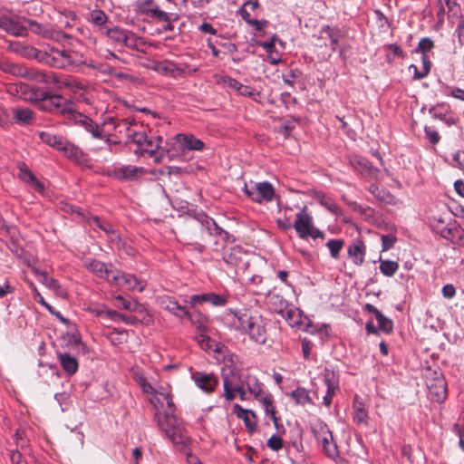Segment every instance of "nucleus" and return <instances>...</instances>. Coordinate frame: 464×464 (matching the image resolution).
<instances>
[{"mask_svg": "<svg viewBox=\"0 0 464 464\" xmlns=\"http://www.w3.org/2000/svg\"><path fill=\"white\" fill-rule=\"evenodd\" d=\"M224 397L226 401H232L237 395L241 401L250 397L254 399L262 395L264 384L258 378L250 372L236 377V370L224 369L222 373Z\"/></svg>", "mask_w": 464, "mask_h": 464, "instance_id": "f257e3e1", "label": "nucleus"}, {"mask_svg": "<svg viewBox=\"0 0 464 464\" xmlns=\"http://www.w3.org/2000/svg\"><path fill=\"white\" fill-rule=\"evenodd\" d=\"M20 89L24 95V100L35 103L42 111L53 114H61L65 119L67 112H69L72 107V104L63 96L52 94L39 87L31 88L28 85H21Z\"/></svg>", "mask_w": 464, "mask_h": 464, "instance_id": "f03ea898", "label": "nucleus"}, {"mask_svg": "<svg viewBox=\"0 0 464 464\" xmlns=\"http://www.w3.org/2000/svg\"><path fill=\"white\" fill-rule=\"evenodd\" d=\"M238 327L257 343L264 344L267 337V321L258 313H238L236 314Z\"/></svg>", "mask_w": 464, "mask_h": 464, "instance_id": "7ed1b4c3", "label": "nucleus"}, {"mask_svg": "<svg viewBox=\"0 0 464 464\" xmlns=\"http://www.w3.org/2000/svg\"><path fill=\"white\" fill-rule=\"evenodd\" d=\"M159 428L174 444H185L188 440V432L181 420L176 415L165 412L155 415Z\"/></svg>", "mask_w": 464, "mask_h": 464, "instance_id": "20e7f679", "label": "nucleus"}, {"mask_svg": "<svg viewBox=\"0 0 464 464\" xmlns=\"http://www.w3.org/2000/svg\"><path fill=\"white\" fill-rule=\"evenodd\" d=\"M313 430L325 455L331 459H336L339 457L338 447L328 426L324 422L319 421L314 425Z\"/></svg>", "mask_w": 464, "mask_h": 464, "instance_id": "39448f33", "label": "nucleus"}, {"mask_svg": "<svg viewBox=\"0 0 464 464\" xmlns=\"http://www.w3.org/2000/svg\"><path fill=\"white\" fill-rule=\"evenodd\" d=\"M293 227L302 239H307L309 237L314 239L324 237V233L314 226L313 218L305 211V208L296 213Z\"/></svg>", "mask_w": 464, "mask_h": 464, "instance_id": "423d86ee", "label": "nucleus"}, {"mask_svg": "<svg viewBox=\"0 0 464 464\" xmlns=\"http://www.w3.org/2000/svg\"><path fill=\"white\" fill-rule=\"evenodd\" d=\"M224 262L237 272H245L248 267V254L239 246H227L223 248Z\"/></svg>", "mask_w": 464, "mask_h": 464, "instance_id": "0eeeda50", "label": "nucleus"}, {"mask_svg": "<svg viewBox=\"0 0 464 464\" xmlns=\"http://www.w3.org/2000/svg\"><path fill=\"white\" fill-rule=\"evenodd\" d=\"M243 189L247 197L257 203L271 201L275 195L273 186L267 181L253 183L251 185L245 184Z\"/></svg>", "mask_w": 464, "mask_h": 464, "instance_id": "6e6552de", "label": "nucleus"}, {"mask_svg": "<svg viewBox=\"0 0 464 464\" xmlns=\"http://www.w3.org/2000/svg\"><path fill=\"white\" fill-rule=\"evenodd\" d=\"M34 59L50 67L64 69V49L60 50L51 46L46 50L37 49Z\"/></svg>", "mask_w": 464, "mask_h": 464, "instance_id": "1a4fd4ad", "label": "nucleus"}, {"mask_svg": "<svg viewBox=\"0 0 464 464\" xmlns=\"http://www.w3.org/2000/svg\"><path fill=\"white\" fill-rule=\"evenodd\" d=\"M66 120L83 128L87 132H89L93 138L98 139V137L102 136V130L101 126L94 122L88 116L82 114L78 111H75L73 108L67 112Z\"/></svg>", "mask_w": 464, "mask_h": 464, "instance_id": "9d476101", "label": "nucleus"}, {"mask_svg": "<svg viewBox=\"0 0 464 464\" xmlns=\"http://www.w3.org/2000/svg\"><path fill=\"white\" fill-rule=\"evenodd\" d=\"M66 120L83 128L87 132H89L93 138L98 139V137L102 136V130L101 126L94 122L88 116L82 114L78 111H75L73 108L67 112Z\"/></svg>", "mask_w": 464, "mask_h": 464, "instance_id": "9b49d317", "label": "nucleus"}, {"mask_svg": "<svg viewBox=\"0 0 464 464\" xmlns=\"http://www.w3.org/2000/svg\"><path fill=\"white\" fill-rule=\"evenodd\" d=\"M191 380L197 388L207 394H212L219 384L218 377L213 372L196 371L191 373Z\"/></svg>", "mask_w": 464, "mask_h": 464, "instance_id": "f8f14e48", "label": "nucleus"}, {"mask_svg": "<svg viewBox=\"0 0 464 464\" xmlns=\"http://www.w3.org/2000/svg\"><path fill=\"white\" fill-rule=\"evenodd\" d=\"M24 17L18 16H1L0 29L14 36L24 37L27 35V25Z\"/></svg>", "mask_w": 464, "mask_h": 464, "instance_id": "ddd939ff", "label": "nucleus"}, {"mask_svg": "<svg viewBox=\"0 0 464 464\" xmlns=\"http://www.w3.org/2000/svg\"><path fill=\"white\" fill-rule=\"evenodd\" d=\"M426 383L429 390V397L431 401L441 403L446 400L447 383L441 374H438L434 378H428Z\"/></svg>", "mask_w": 464, "mask_h": 464, "instance_id": "4468645a", "label": "nucleus"}, {"mask_svg": "<svg viewBox=\"0 0 464 464\" xmlns=\"http://www.w3.org/2000/svg\"><path fill=\"white\" fill-rule=\"evenodd\" d=\"M111 282L115 283L117 285L125 286L132 291L137 290L142 292L146 287L145 281L137 278L133 275L126 274L116 269L115 272H113Z\"/></svg>", "mask_w": 464, "mask_h": 464, "instance_id": "2eb2a0df", "label": "nucleus"}, {"mask_svg": "<svg viewBox=\"0 0 464 464\" xmlns=\"http://www.w3.org/2000/svg\"><path fill=\"white\" fill-rule=\"evenodd\" d=\"M324 383L327 387L326 394L323 398V403L329 408L332 405L333 398L339 390V376L331 369L325 368L324 372Z\"/></svg>", "mask_w": 464, "mask_h": 464, "instance_id": "dca6fc26", "label": "nucleus"}, {"mask_svg": "<svg viewBox=\"0 0 464 464\" xmlns=\"http://www.w3.org/2000/svg\"><path fill=\"white\" fill-rule=\"evenodd\" d=\"M283 318L288 323V324L292 327H298L299 329H303L308 331L310 326V321L307 317L304 316L302 312L294 307L285 308V310L280 311Z\"/></svg>", "mask_w": 464, "mask_h": 464, "instance_id": "f3484780", "label": "nucleus"}, {"mask_svg": "<svg viewBox=\"0 0 464 464\" xmlns=\"http://www.w3.org/2000/svg\"><path fill=\"white\" fill-rule=\"evenodd\" d=\"M255 400L259 401V403L262 405L265 411L266 415L271 418L275 428L278 430L279 427H282V425L280 424V417L276 415V410L273 395L270 392L264 391L262 392V395L257 396V398H256Z\"/></svg>", "mask_w": 464, "mask_h": 464, "instance_id": "a211bd4d", "label": "nucleus"}, {"mask_svg": "<svg viewBox=\"0 0 464 464\" xmlns=\"http://www.w3.org/2000/svg\"><path fill=\"white\" fill-rule=\"evenodd\" d=\"M349 163L354 170L362 173V175L377 178V175L380 172V170L374 168L367 159L359 155H351L349 157Z\"/></svg>", "mask_w": 464, "mask_h": 464, "instance_id": "6ab92c4d", "label": "nucleus"}, {"mask_svg": "<svg viewBox=\"0 0 464 464\" xmlns=\"http://www.w3.org/2000/svg\"><path fill=\"white\" fill-rule=\"evenodd\" d=\"M84 266L94 273L98 277L106 279L109 282H111L113 272H115L111 265L107 266L99 260L91 258L84 261Z\"/></svg>", "mask_w": 464, "mask_h": 464, "instance_id": "aec40b11", "label": "nucleus"}, {"mask_svg": "<svg viewBox=\"0 0 464 464\" xmlns=\"http://www.w3.org/2000/svg\"><path fill=\"white\" fill-rule=\"evenodd\" d=\"M366 245L361 239L353 240L347 247V256L353 264L361 266L365 259Z\"/></svg>", "mask_w": 464, "mask_h": 464, "instance_id": "412c9836", "label": "nucleus"}, {"mask_svg": "<svg viewBox=\"0 0 464 464\" xmlns=\"http://www.w3.org/2000/svg\"><path fill=\"white\" fill-rule=\"evenodd\" d=\"M175 142L181 150H202L204 142L192 134L179 133L175 136Z\"/></svg>", "mask_w": 464, "mask_h": 464, "instance_id": "4be33fe9", "label": "nucleus"}, {"mask_svg": "<svg viewBox=\"0 0 464 464\" xmlns=\"http://www.w3.org/2000/svg\"><path fill=\"white\" fill-rule=\"evenodd\" d=\"M162 142V138L160 136H153L150 138H147L146 141L139 150L141 155L148 154L150 158H154L156 161H160L162 154L158 155L160 150V144Z\"/></svg>", "mask_w": 464, "mask_h": 464, "instance_id": "5701e85b", "label": "nucleus"}, {"mask_svg": "<svg viewBox=\"0 0 464 464\" xmlns=\"http://www.w3.org/2000/svg\"><path fill=\"white\" fill-rule=\"evenodd\" d=\"M203 303H210L214 306H224L227 304V298L213 292L190 296L191 304H201Z\"/></svg>", "mask_w": 464, "mask_h": 464, "instance_id": "b1692460", "label": "nucleus"}, {"mask_svg": "<svg viewBox=\"0 0 464 464\" xmlns=\"http://www.w3.org/2000/svg\"><path fill=\"white\" fill-rule=\"evenodd\" d=\"M233 412L237 417L242 420L246 429L253 432L256 429V413L251 410H246L239 404H235L233 407Z\"/></svg>", "mask_w": 464, "mask_h": 464, "instance_id": "393cba45", "label": "nucleus"}, {"mask_svg": "<svg viewBox=\"0 0 464 464\" xmlns=\"http://www.w3.org/2000/svg\"><path fill=\"white\" fill-rule=\"evenodd\" d=\"M119 122V118L116 117H108L103 121L101 129L102 130V136L98 137V139L104 140L105 143L110 147L112 143L117 144L118 142L112 141L111 140V136L117 134V127Z\"/></svg>", "mask_w": 464, "mask_h": 464, "instance_id": "a878e982", "label": "nucleus"}, {"mask_svg": "<svg viewBox=\"0 0 464 464\" xmlns=\"http://www.w3.org/2000/svg\"><path fill=\"white\" fill-rule=\"evenodd\" d=\"M140 169L135 166H121L114 169L111 176L121 181L136 179Z\"/></svg>", "mask_w": 464, "mask_h": 464, "instance_id": "bb28decb", "label": "nucleus"}, {"mask_svg": "<svg viewBox=\"0 0 464 464\" xmlns=\"http://www.w3.org/2000/svg\"><path fill=\"white\" fill-rule=\"evenodd\" d=\"M365 309L372 314L377 322H378V325H379V328L385 334H390L392 333V329H393V323L391 319L385 317L374 305L371 304H367L365 305Z\"/></svg>", "mask_w": 464, "mask_h": 464, "instance_id": "cd10ccee", "label": "nucleus"}, {"mask_svg": "<svg viewBox=\"0 0 464 464\" xmlns=\"http://www.w3.org/2000/svg\"><path fill=\"white\" fill-rule=\"evenodd\" d=\"M369 191L375 198H377L380 202L388 204V205H395L396 198L387 189L382 187H380L377 184H372L369 187Z\"/></svg>", "mask_w": 464, "mask_h": 464, "instance_id": "c85d7f7f", "label": "nucleus"}, {"mask_svg": "<svg viewBox=\"0 0 464 464\" xmlns=\"http://www.w3.org/2000/svg\"><path fill=\"white\" fill-rule=\"evenodd\" d=\"M160 305L162 308L168 310L171 314L180 318H184L185 315L188 314L186 308L179 304L178 302L172 297L166 296L161 298Z\"/></svg>", "mask_w": 464, "mask_h": 464, "instance_id": "c756f323", "label": "nucleus"}, {"mask_svg": "<svg viewBox=\"0 0 464 464\" xmlns=\"http://www.w3.org/2000/svg\"><path fill=\"white\" fill-rule=\"evenodd\" d=\"M0 70L5 73L24 78L26 72V66L21 63H11L7 60H0Z\"/></svg>", "mask_w": 464, "mask_h": 464, "instance_id": "7c9ffc66", "label": "nucleus"}, {"mask_svg": "<svg viewBox=\"0 0 464 464\" xmlns=\"http://www.w3.org/2000/svg\"><path fill=\"white\" fill-rule=\"evenodd\" d=\"M85 64L82 54L78 52L64 50V69H75Z\"/></svg>", "mask_w": 464, "mask_h": 464, "instance_id": "2f4dec72", "label": "nucleus"}, {"mask_svg": "<svg viewBox=\"0 0 464 464\" xmlns=\"http://www.w3.org/2000/svg\"><path fill=\"white\" fill-rule=\"evenodd\" d=\"M8 49L25 58H34L37 51L35 47L24 45L20 42H11L8 45Z\"/></svg>", "mask_w": 464, "mask_h": 464, "instance_id": "473e14b6", "label": "nucleus"}, {"mask_svg": "<svg viewBox=\"0 0 464 464\" xmlns=\"http://www.w3.org/2000/svg\"><path fill=\"white\" fill-rule=\"evenodd\" d=\"M20 179L28 183L33 188H34L38 192H43L44 189V185L36 179L34 173L29 170L27 168L20 169Z\"/></svg>", "mask_w": 464, "mask_h": 464, "instance_id": "72a5a7b5", "label": "nucleus"}, {"mask_svg": "<svg viewBox=\"0 0 464 464\" xmlns=\"http://www.w3.org/2000/svg\"><path fill=\"white\" fill-rule=\"evenodd\" d=\"M58 358L63 369L68 375H72L77 372L78 362L74 357L67 353H60Z\"/></svg>", "mask_w": 464, "mask_h": 464, "instance_id": "f704fd0d", "label": "nucleus"}, {"mask_svg": "<svg viewBox=\"0 0 464 464\" xmlns=\"http://www.w3.org/2000/svg\"><path fill=\"white\" fill-rule=\"evenodd\" d=\"M152 395L150 398V402L156 407H164V401L169 395L171 394L169 387H160L159 389H154L153 392H149Z\"/></svg>", "mask_w": 464, "mask_h": 464, "instance_id": "c9c22d12", "label": "nucleus"}, {"mask_svg": "<svg viewBox=\"0 0 464 464\" xmlns=\"http://www.w3.org/2000/svg\"><path fill=\"white\" fill-rule=\"evenodd\" d=\"M24 22L25 24L27 25V28L30 27L34 34L42 35L43 37L47 39L54 38V31L53 29L44 27L42 24L31 19L25 18Z\"/></svg>", "mask_w": 464, "mask_h": 464, "instance_id": "e433bc0d", "label": "nucleus"}, {"mask_svg": "<svg viewBox=\"0 0 464 464\" xmlns=\"http://www.w3.org/2000/svg\"><path fill=\"white\" fill-rule=\"evenodd\" d=\"M290 397L298 405L304 406L306 404H313L312 398L308 391L304 387H297L290 393Z\"/></svg>", "mask_w": 464, "mask_h": 464, "instance_id": "4c0bfd02", "label": "nucleus"}, {"mask_svg": "<svg viewBox=\"0 0 464 464\" xmlns=\"http://www.w3.org/2000/svg\"><path fill=\"white\" fill-rule=\"evenodd\" d=\"M39 137L44 143L56 149L57 150H60L62 149V146L65 140V139H63V137L56 136L48 131L41 132L39 134Z\"/></svg>", "mask_w": 464, "mask_h": 464, "instance_id": "58836bf2", "label": "nucleus"}, {"mask_svg": "<svg viewBox=\"0 0 464 464\" xmlns=\"http://www.w3.org/2000/svg\"><path fill=\"white\" fill-rule=\"evenodd\" d=\"M131 376L132 379L140 386L143 392L148 393L154 392V388L147 382V379L140 369L132 368Z\"/></svg>", "mask_w": 464, "mask_h": 464, "instance_id": "ea45409f", "label": "nucleus"}, {"mask_svg": "<svg viewBox=\"0 0 464 464\" xmlns=\"http://www.w3.org/2000/svg\"><path fill=\"white\" fill-rule=\"evenodd\" d=\"M353 420L357 424H367L368 411L364 407V404L361 401H354L353 404Z\"/></svg>", "mask_w": 464, "mask_h": 464, "instance_id": "a19ab883", "label": "nucleus"}, {"mask_svg": "<svg viewBox=\"0 0 464 464\" xmlns=\"http://www.w3.org/2000/svg\"><path fill=\"white\" fill-rule=\"evenodd\" d=\"M14 118L17 123L29 124L33 121V111L28 108H17L14 110Z\"/></svg>", "mask_w": 464, "mask_h": 464, "instance_id": "79ce46f5", "label": "nucleus"}, {"mask_svg": "<svg viewBox=\"0 0 464 464\" xmlns=\"http://www.w3.org/2000/svg\"><path fill=\"white\" fill-rule=\"evenodd\" d=\"M59 151H62L64 156L74 160H79L82 157V151L67 140H64L62 149Z\"/></svg>", "mask_w": 464, "mask_h": 464, "instance_id": "37998d69", "label": "nucleus"}, {"mask_svg": "<svg viewBox=\"0 0 464 464\" xmlns=\"http://www.w3.org/2000/svg\"><path fill=\"white\" fill-rule=\"evenodd\" d=\"M47 72L35 68L26 67V72L24 78L34 81L38 83L47 82Z\"/></svg>", "mask_w": 464, "mask_h": 464, "instance_id": "c03bdc74", "label": "nucleus"}, {"mask_svg": "<svg viewBox=\"0 0 464 464\" xmlns=\"http://www.w3.org/2000/svg\"><path fill=\"white\" fill-rule=\"evenodd\" d=\"M185 317L188 318L193 324H195L199 331L205 332L208 322L207 317L205 315H203L199 312H188V314H186Z\"/></svg>", "mask_w": 464, "mask_h": 464, "instance_id": "a18cd8bd", "label": "nucleus"}, {"mask_svg": "<svg viewBox=\"0 0 464 464\" xmlns=\"http://www.w3.org/2000/svg\"><path fill=\"white\" fill-rule=\"evenodd\" d=\"M128 32V30L115 26L113 28L107 29L105 34L115 43L122 44L126 39Z\"/></svg>", "mask_w": 464, "mask_h": 464, "instance_id": "49530a36", "label": "nucleus"}, {"mask_svg": "<svg viewBox=\"0 0 464 464\" xmlns=\"http://www.w3.org/2000/svg\"><path fill=\"white\" fill-rule=\"evenodd\" d=\"M258 44L266 51L270 63L277 64L281 61L279 53L276 51V46H273L272 42H260Z\"/></svg>", "mask_w": 464, "mask_h": 464, "instance_id": "de8ad7c7", "label": "nucleus"}, {"mask_svg": "<svg viewBox=\"0 0 464 464\" xmlns=\"http://www.w3.org/2000/svg\"><path fill=\"white\" fill-rule=\"evenodd\" d=\"M318 202L324 207L331 213L337 214L339 212L338 205L329 197L324 194L319 193L316 196Z\"/></svg>", "mask_w": 464, "mask_h": 464, "instance_id": "09e8293b", "label": "nucleus"}, {"mask_svg": "<svg viewBox=\"0 0 464 464\" xmlns=\"http://www.w3.org/2000/svg\"><path fill=\"white\" fill-rule=\"evenodd\" d=\"M136 125L134 120L132 118H124L120 119L117 127V133L119 134H126L130 137V134L132 131V126Z\"/></svg>", "mask_w": 464, "mask_h": 464, "instance_id": "8fccbe9b", "label": "nucleus"}, {"mask_svg": "<svg viewBox=\"0 0 464 464\" xmlns=\"http://www.w3.org/2000/svg\"><path fill=\"white\" fill-rule=\"evenodd\" d=\"M35 275L39 277V281L48 288L57 291L60 288L58 282L52 277H49L46 272H40L37 269L34 270Z\"/></svg>", "mask_w": 464, "mask_h": 464, "instance_id": "3c124183", "label": "nucleus"}, {"mask_svg": "<svg viewBox=\"0 0 464 464\" xmlns=\"http://www.w3.org/2000/svg\"><path fill=\"white\" fill-rule=\"evenodd\" d=\"M343 245L344 241L343 239H330L326 242L325 246L330 250L331 256L337 259Z\"/></svg>", "mask_w": 464, "mask_h": 464, "instance_id": "603ef678", "label": "nucleus"}, {"mask_svg": "<svg viewBox=\"0 0 464 464\" xmlns=\"http://www.w3.org/2000/svg\"><path fill=\"white\" fill-rule=\"evenodd\" d=\"M398 268L399 265L395 261L381 260L380 270L386 276H392Z\"/></svg>", "mask_w": 464, "mask_h": 464, "instance_id": "864d4df0", "label": "nucleus"}, {"mask_svg": "<svg viewBox=\"0 0 464 464\" xmlns=\"http://www.w3.org/2000/svg\"><path fill=\"white\" fill-rule=\"evenodd\" d=\"M90 21L102 29L108 21V15L102 10H93L90 14Z\"/></svg>", "mask_w": 464, "mask_h": 464, "instance_id": "5fc2aeb1", "label": "nucleus"}, {"mask_svg": "<svg viewBox=\"0 0 464 464\" xmlns=\"http://www.w3.org/2000/svg\"><path fill=\"white\" fill-rule=\"evenodd\" d=\"M144 12L149 14L150 17L157 19L160 22H169L170 21L169 15L168 13L161 11L159 9L158 5H155L153 8H147Z\"/></svg>", "mask_w": 464, "mask_h": 464, "instance_id": "6e6d98bb", "label": "nucleus"}, {"mask_svg": "<svg viewBox=\"0 0 464 464\" xmlns=\"http://www.w3.org/2000/svg\"><path fill=\"white\" fill-rule=\"evenodd\" d=\"M199 345L203 350L219 352L218 344L208 335L201 334L198 340Z\"/></svg>", "mask_w": 464, "mask_h": 464, "instance_id": "4d7b16f0", "label": "nucleus"}, {"mask_svg": "<svg viewBox=\"0 0 464 464\" xmlns=\"http://www.w3.org/2000/svg\"><path fill=\"white\" fill-rule=\"evenodd\" d=\"M91 224L103 230L106 234H111L112 236L118 237L116 232L113 230L112 226L105 221H102L98 217L92 218Z\"/></svg>", "mask_w": 464, "mask_h": 464, "instance_id": "13d9d810", "label": "nucleus"}, {"mask_svg": "<svg viewBox=\"0 0 464 464\" xmlns=\"http://www.w3.org/2000/svg\"><path fill=\"white\" fill-rule=\"evenodd\" d=\"M322 33L327 34L331 40V48L333 51H335L339 42V32L326 25L322 29Z\"/></svg>", "mask_w": 464, "mask_h": 464, "instance_id": "bf43d9fd", "label": "nucleus"}, {"mask_svg": "<svg viewBox=\"0 0 464 464\" xmlns=\"http://www.w3.org/2000/svg\"><path fill=\"white\" fill-rule=\"evenodd\" d=\"M141 44V38H139L134 33L129 31L123 45L133 50H139V44Z\"/></svg>", "mask_w": 464, "mask_h": 464, "instance_id": "052dcab7", "label": "nucleus"}, {"mask_svg": "<svg viewBox=\"0 0 464 464\" xmlns=\"http://www.w3.org/2000/svg\"><path fill=\"white\" fill-rule=\"evenodd\" d=\"M63 88H67L74 92H77L78 91L83 90L84 85L71 76H65Z\"/></svg>", "mask_w": 464, "mask_h": 464, "instance_id": "680f3d73", "label": "nucleus"}, {"mask_svg": "<svg viewBox=\"0 0 464 464\" xmlns=\"http://www.w3.org/2000/svg\"><path fill=\"white\" fill-rule=\"evenodd\" d=\"M434 47V42L429 38H421L416 48L417 53H421L422 55L426 54L427 52L430 51Z\"/></svg>", "mask_w": 464, "mask_h": 464, "instance_id": "e2e57ef3", "label": "nucleus"}, {"mask_svg": "<svg viewBox=\"0 0 464 464\" xmlns=\"http://www.w3.org/2000/svg\"><path fill=\"white\" fill-rule=\"evenodd\" d=\"M47 82L46 84H53L58 89L63 88V82L65 76L59 75L54 72H47Z\"/></svg>", "mask_w": 464, "mask_h": 464, "instance_id": "0e129e2a", "label": "nucleus"}, {"mask_svg": "<svg viewBox=\"0 0 464 464\" xmlns=\"http://www.w3.org/2000/svg\"><path fill=\"white\" fill-rule=\"evenodd\" d=\"M175 63L165 60L162 62L156 63L154 69L160 73L169 75L171 69Z\"/></svg>", "mask_w": 464, "mask_h": 464, "instance_id": "69168bd1", "label": "nucleus"}, {"mask_svg": "<svg viewBox=\"0 0 464 464\" xmlns=\"http://www.w3.org/2000/svg\"><path fill=\"white\" fill-rule=\"evenodd\" d=\"M130 138L132 142L138 145V150H140L143 143L146 141L148 136L144 131L132 130L130 134Z\"/></svg>", "mask_w": 464, "mask_h": 464, "instance_id": "338daca9", "label": "nucleus"}, {"mask_svg": "<svg viewBox=\"0 0 464 464\" xmlns=\"http://www.w3.org/2000/svg\"><path fill=\"white\" fill-rule=\"evenodd\" d=\"M267 446L272 450L278 451L283 448V440L277 435H273L268 439Z\"/></svg>", "mask_w": 464, "mask_h": 464, "instance_id": "774afa93", "label": "nucleus"}]
</instances>
